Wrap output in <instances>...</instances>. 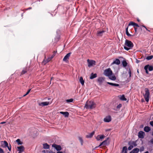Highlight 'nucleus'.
<instances>
[{"label": "nucleus", "instance_id": "nucleus-11", "mask_svg": "<svg viewBox=\"0 0 153 153\" xmlns=\"http://www.w3.org/2000/svg\"><path fill=\"white\" fill-rule=\"evenodd\" d=\"M50 104L49 102H39L38 104L41 106H43L48 105Z\"/></svg>", "mask_w": 153, "mask_h": 153}, {"label": "nucleus", "instance_id": "nucleus-49", "mask_svg": "<svg viewBox=\"0 0 153 153\" xmlns=\"http://www.w3.org/2000/svg\"><path fill=\"white\" fill-rule=\"evenodd\" d=\"M5 123V122H2L0 123V124H3Z\"/></svg>", "mask_w": 153, "mask_h": 153}, {"label": "nucleus", "instance_id": "nucleus-21", "mask_svg": "<svg viewBox=\"0 0 153 153\" xmlns=\"http://www.w3.org/2000/svg\"><path fill=\"white\" fill-rule=\"evenodd\" d=\"M95 132L94 131H93L91 133L88 134L86 136V137L87 138H91L94 134Z\"/></svg>", "mask_w": 153, "mask_h": 153}, {"label": "nucleus", "instance_id": "nucleus-36", "mask_svg": "<svg viewBox=\"0 0 153 153\" xmlns=\"http://www.w3.org/2000/svg\"><path fill=\"white\" fill-rule=\"evenodd\" d=\"M148 69L150 71H151L153 70V67L152 66H150L149 65Z\"/></svg>", "mask_w": 153, "mask_h": 153}, {"label": "nucleus", "instance_id": "nucleus-42", "mask_svg": "<svg viewBox=\"0 0 153 153\" xmlns=\"http://www.w3.org/2000/svg\"><path fill=\"white\" fill-rule=\"evenodd\" d=\"M0 153H4L3 150L0 148Z\"/></svg>", "mask_w": 153, "mask_h": 153}, {"label": "nucleus", "instance_id": "nucleus-46", "mask_svg": "<svg viewBox=\"0 0 153 153\" xmlns=\"http://www.w3.org/2000/svg\"><path fill=\"white\" fill-rule=\"evenodd\" d=\"M150 125L153 127V121H151L150 122Z\"/></svg>", "mask_w": 153, "mask_h": 153}, {"label": "nucleus", "instance_id": "nucleus-38", "mask_svg": "<svg viewBox=\"0 0 153 153\" xmlns=\"http://www.w3.org/2000/svg\"><path fill=\"white\" fill-rule=\"evenodd\" d=\"M73 100L72 99L67 100H66V101L67 102L69 103V102H72L73 101Z\"/></svg>", "mask_w": 153, "mask_h": 153}, {"label": "nucleus", "instance_id": "nucleus-55", "mask_svg": "<svg viewBox=\"0 0 153 153\" xmlns=\"http://www.w3.org/2000/svg\"><path fill=\"white\" fill-rule=\"evenodd\" d=\"M146 30H148V31H149V30L146 28Z\"/></svg>", "mask_w": 153, "mask_h": 153}, {"label": "nucleus", "instance_id": "nucleus-58", "mask_svg": "<svg viewBox=\"0 0 153 153\" xmlns=\"http://www.w3.org/2000/svg\"><path fill=\"white\" fill-rule=\"evenodd\" d=\"M29 9H31V8H30H30H29Z\"/></svg>", "mask_w": 153, "mask_h": 153}, {"label": "nucleus", "instance_id": "nucleus-48", "mask_svg": "<svg viewBox=\"0 0 153 153\" xmlns=\"http://www.w3.org/2000/svg\"><path fill=\"white\" fill-rule=\"evenodd\" d=\"M121 106V104H120L119 105L117 106V108H120Z\"/></svg>", "mask_w": 153, "mask_h": 153}, {"label": "nucleus", "instance_id": "nucleus-40", "mask_svg": "<svg viewBox=\"0 0 153 153\" xmlns=\"http://www.w3.org/2000/svg\"><path fill=\"white\" fill-rule=\"evenodd\" d=\"M134 22H131L128 24V26L133 25V26Z\"/></svg>", "mask_w": 153, "mask_h": 153}, {"label": "nucleus", "instance_id": "nucleus-33", "mask_svg": "<svg viewBox=\"0 0 153 153\" xmlns=\"http://www.w3.org/2000/svg\"><path fill=\"white\" fill-rule=\"evenodd\" d=\"M128 27H127L126 29V35L128 36H131V35L129 33L128 31Z\"/></svg>", "mask_w": 153, "mask_h": 153}, {"label": "nucleus", "instance_id": "nucleus-14", "mask_svg": "<svg viewBox=\"0 0 153 153\" xmlns=\"http://www.w3.org/2000/svg\"><path fill=\"white\" fill-rule=\"evenodd\" d=\"M8 143L5 141L1 142V146L3 147H5L6 146H8Z\"/></svg>", "mask_w": 153, "mask_h": 153}, {"label": "nucleus", "instance_id": "nucleus-13", "mask_svg": "<svg viewBox=\"0 0 153 153\" xmlns=\"http://www.w3.org/2000/svg\"><path fill=\"white\" fill-rule=\"evenodd\" d=\"M145 133L144 132L140 131L138 132V136L139 138L143 139L144 138Z\"/></svg>", "mask_w": 153, "mask_h": 153}, {"label": "nucleus", "instance_id": "nucleus-9", "mask_svg": "<svg viewBox=\"0 0 153 153\" xmlns=\"http://www.w3.org/2000/svg\"><path fill=\"white\" fill-rule=\"evenodd\" d=\"M52 146L55 148L58 151H60L62 149V148L60 146L57 145L55 144H52Z\"/></svg>", "mask_w": 153, "mask_h": 153}, {"label": "nucleus", "instance_id": "nucleus-35", "mask_svg": "<svg viewBox=\"0 0 153 153\" xmlns=\"http://www.w3.org/2000/svg\"><path fill=\"white\" fill-rule=\"evenodd\" d=\"M153 58V56L152 55H151L149 56H147L146 59L148 60H150L152 59Z\"/></svg>", "mask_w": 153, "mask_h": 153}, {"label": "nucleus", "instance_id": "nucleus-17", "mask_svg": "<svg viewBox=\"0 0 153 153\" xmlns=\"http://www.w3.org/2000/svg\"><path fill=\"white\" fill-rule=\"evenodd\" d=\"M17 148L18 149V151L20 152H23L25 149L24 147L22 146H18Z\"/></svg>", "mask_w": 153, "mask_h": 153}, {"label": "nucleus", "instance_id": "nucleus-4", "mask_svg": "<svg viewBox=\"0 0 153 153\" xmlns=\"http://www.w3.org/2000/svg\"><path fill=\"white\" fill-rule=\"evenodd\" d=\"M145 94L143 95L145 99V100L146 102H148L149 101L150 94L149 90L148 89L146 88L145 89Z\"/></svg>", "mask_w": 153, "mask_h": 153}, {"label": "nucleus", "instance_id": "nucleus-23", "mask_svg": "<svg viewBox=\"0 0 153 153\" xmlns=\"http://www.w3.org/2000/svg\"><path fill=\"white\" fill-rule=\"evenodd\" d=\"M139 149L138 148H135L131 151L130 153H138Z\"/></svg>", "mask_w": 153, "mask_h": 153}, {"label": "nucleus", "instance_id": "nucleus-10", "mask_svg": "<svg viewBox=\"0 0 153 153\" xmlns=\"http://www.w3.org/2000/svg\"><path fill=\"white\" fill-rule=\"evenodd\" d=\"M105 78L103 77H100L98 78L97 82L99 83L100 85H101L104 81Z\"/></svg>", "mask_w": 153, "mask_h": 153}, {"label": "nucleus", "instance_id": "nucleus-61", "mask_svg": "<svg viewBox=\"0 0 153 153\" xmlns=\"http://www.w3.org/2000/svg\"><path fill=\"white\" fill-rule=\"evenodd\" d=\"M50 98H48V100H50Z\"/></svg>", "mask_w": 153, "mask_h": 153}, {"label": "nucleus", "instance_id": "nucleus-3", "mask_svg": "<svg viewBox=\"0 0 153 153\" xmlns=\"http://www.w3.org/2000/svg\"><path fill=\"white\" fill-rule=\"evenodd\" d=\"M125 45L124 48L126 51H128L133 47V44L132 42L127 39L125 40Z\"/></svg>", "mask_w": 153, "mask_h": 153}, {"label": "nucleus", "instance_id": "nucleus-41", "mask_svg": "<svg viewBox=\"0 0 153 153\" xmlns=\"http://www.w3.org/2000/svg\"><path fill=\"white\" fill-rule=\"evenodd\" d=\"M128 74H129V77H130L131 76V71L130 69H129V70Z\"/></svg>", "mask_w": 153, "mask_h": 153}, {"label": "nucleus", "instance_id": "nucleus-19", "mask_svg": "<svg viewBox=\"0 0 153 153\" xmlns=\"http://www.w3.org/2000/svg\"><path fill=\"white\" fill-rule=\"evenodd\" d=\"M51 60V59H50L49 57L46 59H45L42 62V64L45 65Z\"/></svg>", "mask_w": 153, "mask_h": 153}, {"label": "nucleus", "instance_id": "nucleus-12", "mask_svg": "<svg viewBox=\"0 0 153 153\" xmlns=\"http://www.w3.org/2000/svg\"><path fill=\"white\" fill-rule=\"evenodd\" d=\"M111 117L110 116H109L106 117L104 119V121L105 122H109L111 121Z\"/></svg>", "mask_w": 153, "mask_h": 153}, {"label": "nucleus", "instance_id": "nucleus-7", "mask_svg": "<svg viewBox=\"0 0 153 153\" xmlns=\"http://www.w3.org/2000/svg\"><path fill=\"white\" fill-rule=\"evenodd\" d=\"M108 138H107V139L103 141L102 143H101L100 145L99 146V147L102 146H105L106 145H107L109 144V142L108 141Z\"/></svg>", "mask_w": 153, "mask_h": 153}, {"label": "nucleus", "instance_id": "nucleus-28", "mask_svg": "<svg viewBox=\"0 0 153 153\" xmlns=\"http://www.w3.org/2000/svg\"><path fill=\"white\" fill-rule=\"evenodd\" d=\"M43 145L44 149H48L49 148V145L46 143L43 144Z\"/></svg>", "mask_w": 153, "mask_h": 153}, {"label": "nucleus", "instance_id": "nucleus-57", "mask_svg": "<svg viewBox=\"0 0 153 153\" xmlns=\"http://www.w3.org/2000/svg\"><path fill=\"white\" fill-rule=\"evenodd\" d=\"M152 135L153 136V131L152 133Z\"/></svg>", "mask_w": 153, "mask_h": 153}, {"label": "nucleus", "instance_id": "nucleus-52", "mask_svg": "<svg viewBox=\"0 0 153 153\" xmlns=\"http://www.w3.org/2000/svg\"><path fill=\"white\" fill-rule=\"evenodd\" d=\"M49 153H55L54 152H53L52 151H51V152H49Z\"/></svg>", "mask_w": 153, "mask_h": 153}, {"label": "nucleus", "instance_id": "nucleus-30", "mask_svg": "<svg viewBox=\"0 0 153 153\" xmlns=\"http://www.w3.org/2000/svg\"><path fill=\"white\" fill-rule=\"evenodd\" d=\"M149 66V65H146V66H145V67H144V69L146 71V72L147 74H148L149 73L148 71V69Z\"/></svg>", "mask_w": 153, "mask_h": 153}, {"label": "nucleus", "instance_id": "nucleus-39", "mask_svg": "<svg viewBox=\"0 0 153 153\" xmlns=\"http://www.w3.org/2000/svg\"><path fill=\"white\" fill-rule=\"evenodd\" d=\"M30 89H29V90L27 91L26 92V94H25L23 96L24 97H25L29 93V92H30Z\"/></svg>", "mask_w": 153, "mask_h": 153}, {"label": "nucleus", "instance_id": "nucleus-29", "mask_svg": "<svg viewBox=\"0 0 153 153\" xmlns=\"http://www.w3.org/2000/svg\"><path fill=\"white\" fill-rule=\"evenodd\" d=\"M122 153H127V148L126 146H124L123 148Z\"/></svg>", "mask_w": 153, "mask_h": 153}, {"label": "nucleus", "instance_id": "nucleus-54", "mask_svg": "<svg viewBox=\"0 0 153 153\" xmlns=\"http://www.w3.org/2000/svg\"><path fill=\"white\" fill-rule=\"evenodd\" d=\"M144 153H149V152L148 151H146V152H144Z\"/></svg>", "mask_w": 153, "mask_h": 153}, {"label": "nucleus", "instance_id": "nucleus-60", "mask_svg": "<svg viewBox=\"0 0 153 153\" xmlns=\"http://www.w3.org/2000/svg\"><path fill=\"white\" fill-rule=\"evenodd\" d=\"M137 71V72H138V73L139 72L138 71V70Z\"/></svg>", "mask_w": 153, "mask_h": 153}, {"label": "nucleus", "instance_id": "nucleus-27", "mask_svg": "<svg viewBox=\"0 0 153 153\" xmlns=\"http://www.w3.org/2000/svg\"><path fill=\"white\" fill-rule=\"evenodd\" d=\"M107 83L109 85L114 86H119V85L118 84H116V83H114L111 82H107Z\"/></svg>", "mask_w": 153, "mask_h": 153}, {"label": "nucleus", "instance_id": "nucleus-56", "mask_svg": "<svg viewBox=\"0 0 153 153\" xmlns=\"http://www.w3.org/2000/svg\"><path fill=\"white\" fill-rule=\"evenodd\" d=\"M138 21L139 22L140 20L139 19H137Z\"/></svg>", "mask_w": 153, "mask_h": 153}, {"label": "nucleus", "instance_id": "nucleus-45", "mask_svg": "<svg viewBox=\"0 0 153 153\" xmlns=\"http://www.w3.org/2000/svg\"><path fill=\"white\" fill-rule=\"evenodd\" d=\"M55 56V54H53L51 57H49L50 59H51V60L52 59L54 56Z\"/></svg>", "mask_w": 153, "mask_h": 153}, {"label": "nucleus", "instance_id": "nucleus-22", "mask_svg": "<svg viewBox=\"0 0 153 153\" xmlns=\"http://www.w3.org/2000/svg\"><path fill=\"white\" fill-rule=\"evenodd\" d=\"M119 97L120 99L121 100L126 101L127 100V99L125 97V96L124 95L119 96Z\"/></svg>", "mask_w": 153, "mask_h": 153}, {"label": "nucleus", "instance_id": "nucleus-53", "mask_svg": "<svg viewBox=\"0 0 153 153\" xmlns=\"http://www.w3.org/2000/svg\"><path fill=\"white\" fill-rule=\"evenodd\" d=\"M142 26L143 27H145V28H146V27L145 26L143 25Z\"/></svg>", "mask_w": 153, "mask_h": 153}, {"label": "nucleus", "instance_id": "nucleus-37", "mask_svg": "<svg viewBox=\"0 0 153 153\" xmlns=\"http://www.w3.org/2000/svg\"><path fill=\"white\" fill-rule=\"evenodd\" d=\"M27 71V70L26 69H24L22 71V73H21L22 74H24L26 73Z\"/></svg>", "mask_w": 153, "mask_h": 153}, {"label": "nucleus", "instance_id": "nucleus-34", "mask_svg": "<svg viewBox=\"0 0 153 153\" xmlns=\"http://www.w3.org/2000/svg\"><path fill=\"white\" fill-rule=\"evenodd\" d=\"M16 141L19 145H22L23 143L19 139H17Z\"/></svg>", "mask_w": 153, "mask_h": 153}, {"label": "nucleus", "instance_id": "nucleus-2", "mask_svg": "<svg viewBox=\"0 0 153 153\" xmlns=\"http://www.w3.org/2000/svg\"><path fill=\"white\" fill-rule=\"evenodd\" d=\"M96 106L95 102L92 100L88 101L86 103L84 108L87 109H92L95 108Z\"/></svg>", "mask_w": 153, "mask_h": 153}, {"label": "nucleus", "instance_id": "nucleus-50", "mask_svg": "<svg viewBox=\"0 0 153 153\" xmlns=\"http://www.w3.org/2000/svg\"><path fill=\"white\" fill-rule=\"evenodd\" d=\"M134 29L135 30V32H136L137 31V28L136 27H134Z\"/></svg>", "mask_w": 153, "mask_h": 153}, {"label": "nucleus", "instance_id": "nucleus-44", "mask_svg": "<svg viewBox=\"0 0 153 153\" xmlns=\"http://www.w3.org/2000/svg\"><path fill=\"white\" fill-rule=\"evenodd\" d=\"M6 147H7L8 149L10 151H11V148L10 145V146H8H8H6Z\"/></svg>", "mask_w": 153, "mask_h": 153}, {"label": "nucleus", "instance_id": "nucleus-20", "mask_svg": "<svg viewBox=\"0 0 153 153\" xmlns=\"http://www.w3.org/2000/svg\"><path fill=\"white\" fill-rule=\"evenodd\" d=\"M60 113L64 115V116L65 117H68L69 115V114L68 112L67 111L65 112H62L61 111L60 112Z\"/></svg>", "mask_w": 153, "mask_h": 153}, {"label": "nucleus", "instance_id": "nucleus-1", "mask_svg": "<svg viewBox=\"0 0 153 153\" xmlns=\"http://www.w3.org/2000/svg\"><path fill=\"white\" fill-rule=\"evenodd\" d=\"M104 74L105 76H108V78L111 80H115L116 79V77L113 74L110 68H108L105 70Z\"/></svg>", "mask_w": 153, "mask_h": 153}, {"label": "nucleus", "instance_id": "nucleus-25", "mask_svg": "<svg viewBox=\"0 0 153 153\" xmlns=\"http://www.w3.org/2000/svg\"><path fill=\"white\" fill-rule=\"evenodd\" d=\"M97 77V74H94L93 73H92L91 74L90 78L91 79H92L96 77Z\"/></svg>", "mask_w": 153, "mask_h": 153}, {"label": "nucleus", "instance_id": "nucleus-6", "mask_svg": "<svg viewBox=\"0 0 153 153\" xmlns=\"http://www.w3.org/2000/svg\"><path fill=\"white\" fill-rule=\"evenodd\" d=\"M87 61L88 67H91L95 65L96 62L94 60L88 59Z\"/></svg>", "mask_w": 153, "mask_h": 153}, {"label": "nucleus", "instance_id": "nucleus-26", "mask_svg": "<svg viewBox=\"0 0 153 153\" xmlns=\"http://www.w3.org/2000/svg\"><path fill=\"white\" fill-rule=\"evenodd\" d=\"M79 81L82 85H83L84 84V80L82 77H80L79 79Z\"/></svg>", "mask_w": 153, "mask_h": 153}, {"label": "nucleus", "instance_id": "nucleus-16", "mask_svg": "<svg viewBox=\"0 0 153 153\" xmlns=\"http://www.w3.org/2000/svg\"><path fill=\"white\" fill-rule=\"evenodd\" d=\"M120 64V61L118 59H117L111 64V65H113L114 64H116L117 65H119Z\"/></svg>", "mask_w": 153, "mask_h": 153}, {"label": "nucleus", "instance_id": "nucleus-32", "mask_svg": "<svg viewBox=\"0 0 153 153\" xmlns=\"http://www.w3.org/2000/svg\"><path fill=\"white\" fill-rule=\"evenodd\" d=\"M122 64L123 67H126L127 65V63L126 61L123 60L122 62Z\"/></svg>", "mask_w": 153, "mask_h": 153}, {"label": "nucleus", "instance_id": "nucleus-62", "mask_svg": "<svg viewBox=\"0 0 153 153\" xmlns=\"http://www.w3.org/2000/svg\"><path fill=\"white\" fill-rule=\"evenodd\" d=\"M7 153H10L9 152H8Z\"/></svg>", "mask_w": 153, "mask_h": 153}, {"label": "nucleus", "instance_id": "nucleus-5", "mask_svg": "<svg viewBox=\"0 0 153 153\" xmlns=\"http://www.w3.org/2000/svg\"><path fill=\"white\" fill-rule=\"evenodd\" d=\"M129 145L130 146L128 147V149L129 150H131L134 147H135L137 145L136 142L134 141L130 142L129 143Z\"/></svg>", "mask_w": 153, "mask_h": 153}, {"label": "nucleus", "instance_id": "nucleus-18", "mask_svg": "<svg viewBox=\"0 0 153 153\" xmlns=\"http://www.w3.org/2000/svg\"><path fill=\"white\" fill-rule=\"evenodd\" d=\"M105 31L103 30H98L97 31V35L98 36H102L103 35V33H105Z\"/></svg>", "mask_w": 153, "mask_h": 153}, {"label": "nucleus", "instance_id": "nucleus-51", "mask_svg": "<svg viewBox=\"0 0 153 153\" xmlns=\"http://www.w3.org/2000/svg\"><path fill=\"white\" fill-rule=\"evenodd\" d=\"M57 153H63L62 152H57Z\"/></svg>", "mask_w": 153, "mask_h": 153}, {"label": "nucleus", "instance_id": "nucleus-31", "mask_svg": "<svg viewBox=\"0 0 153 153\" xmlns=\"http://www.w3.org/2000/svg\"><path fill=\"white\" fill-rule=\"evenodd\" d=\"M78 139L81 143V145H82L83 143V140L82 139V138L81 137H78Z\"/></svg>", "mask_w": 153, "mask_h": 153}, {"label": "nucleus", "instance_id": "nucleus-24", "mask_svg": "<svg viewBox=\"0 0 153 153\" xmlns=\"http://www.w3.org/2000/svg\"><path fill=\"white\" fill-rule=\"evenodd\" d=\"M144 130L145 132H148L151 130V128L150 127L147 126L144 128Z\"/></svg>", "mask_w": 153, "mask_h": 153}, {"label": "nucleus", "instance_id": "nucleus-8", "mask_svg": "<svg viewBox=\"0 0 153 153\" xmlns=\"http://www.w3.org/2000/svg\"><path fill=\"white\" fill-rule=\"evenodd\" d=\"M71 53L70 52L67 54L64 57L63 59V61L66 62H68V60L69 57L70 56Z\"/></svg>", "mask_w": 153, "mask_h": 153}, {"label": "nucleus", "instance_id": "nucleus-59", "mask_svg": "<svg viewBox=\"0 0 153 153\" xmlns=\"http://www.w3.org/2000/svg\"><path fill=\"white\" fill-rule=\"evenodd\" d=\"M45 152V150H44L43 152Z\"/></svg>", "mask_w": 153, "mask_h": 153}, {"label": "nucleus", "instance_id": "nucleus-43", "mask_svg": "<svg viewBox=\"0 0 153 153\" xmlns=\"http://www.w3.org/2000/svg\"><path fill=\"white\" fill-rule=\"evenodd\" d=\"M133 26L134 27L136 26V27H139L138 25H137V24H136L134 22V23Z\"/></svg>", "mask_w": 153, "mask_h": 153}, {"label": "nucleus", "instance_id": "nucleus-47", "mask_svg": "<svg viewBox=\"0 0 153 153\" xmlns=\"http://www.w3.org/2000/svg\"><path fill=\"white\" fill-rule=\"evenodd\" d=\"M150 142L153 144V138L152 139L150 140Z\"/></svg>", "mask_w": 153, "mask_h": 153}, {"label": "nucleus", "instance_id": "nucleus-15", "mask_svg": "<svg viewBox=\"0 0 153 153\" xmlns=\"http://www.w3.org/2000/svg\"><path fill=\"white\" fill-rule=\"evenodd\" d=\"M105 137V136L104 135H99L97 136L96 139L97 140L99 141L103 139Z\"/></svg>", "mask_w": 153, "mask_h": 153}]
</instances>
